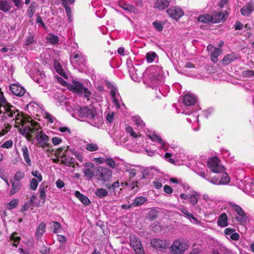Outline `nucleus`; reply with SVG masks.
<instances>
[{"mask_svg": "<svg viewBox=\"0 0 254 254\" xmlns=\"http://www.w3.org/2000/svg\"><path fill=\"white\" fill-rule=\"evenodd\" d=\"M172 0H157L154 7L158 10H163L167 7Z\"/></svg>", "mask_w": 254, "mask_h": 254, "instance_id": "22", "label": "nucleus"}, {"mask_svg": "<svg viewBox=\"0 0 254 254\" xmlns=\"http://www.w3.org/2000/svg\"><path fill=\"white\" fill-rule=\"evenodd\" d=\"M189 218L191 219V220H190V221L192 223L196 225L200 224V221L196 217H194L192 213L190 214V216L189 217Z\"/></svg>", "mask_w": 254, "mask_h": 254, "instance_id": "59", "label": "nucleus"}, {"mask_svg": "<svg viewBox=\"0 0 254 254\" xmlns=\"http://www.w3.org/2000/svg\"><path fill=\"white\" fill-rule=\"evenodd\" d=\"M39 181L37 179L33 178L31 180L30 184V188L31 190H35L38 185Z\"/></svg>", "mask_w": 254, "mask_h": 254, "instance_id": "51", "label": "nucleus"}, {"mask_svg": "<svg viewBox=\"0 0 254 254\" xmlns=\"http://www.w3.org/2000/svg\"><path fill=\"white\" fill-rule=\"evenodd\" d=\"M207 166L211 171L215 173H220L224 171V167L219 164L217 158H210L207 162Z\"/></svg>", "mask_w": 254, "mask_h": 254, "instance_id": "9", "label": "nucleus"}, {"mask_svg": "<svg viewBox=\"0 0 254 254\" xmlns=\"http://www.w3.org/2000/svg\"><path fill=\"white\" fill-rule=\"evenodd\" d=\"M10 182L12 184V188L10 191V194L12 195L20 189L22 184L20 182H17L15 181L14 182L12 180H10Z\"/></svg>", "mask_w": 254, "mask_h": 254, "instance_id": "27", "label": "nucleus"}, {"mask_svg": "<svg viewBox=\"0 0 254 254\" xmlns=\"http://www.w3.org/2000/svg\"><path fill=\"white\" fill-rule=\"evenodd\" d=\"M18 199H13L6 204V208L8 209H11L16 207L18 204Z\"/></svg>", "mask_w": 254, "mask_h": 254, "instance_id": "49", "label": "nucleus"}, {"mask_svg": "<svg viewBox=\"0 0 254 254\" xmlns=\"http://www.w3.org/2000/svg\"><path fill=\"white\" fill-rule=\"evenodd\" d=\"M35 3L33 2L30 4L27 10V14L29 17L31 18L33 16L34 13L35 11Z\"/></svg>", "mask_w": 254, "mask_h": 254, "instance_id": "46", "label": "nucleus"}, {"mask_svg": "<svg viewBox=\"0 0 254 254\" xmlns=\"http://www.w3.org/2000/svg\"><path fill=\"white\" fill-rule=\"evenodd\" d=\"M20 240V237L17 235V233L16 232L13 233L10 236V245H12V246L17 247L19 243Z\"/></svg>", "mask_w": 254, "mask_h": 254, "instance_id": "29", "label": "nucleus"}, {"mask_svg": "<svg viewBox=\"0 0 254 254\" xmlns=\"http://www.w3.org/2000/svg\"><path fill=\"white\" fill-rule=\"evenodd\" d=\"M9 89L13 94L19 97L23 96L26 92L25 89L17 84H11L9 86Z\"/></svg>", "mask_w": 254, "mask_h": 254, "instance_id": "14", "label": "nucleus"}, {"mask_svg": "<svg viewBox=\"0 0 254 254\" xmlns=\"http://www.w3.org/2000/svg\"><path fill=\"white\" fill-rule=\"evenodd\" d=\"M133 250L136 254H145L142 245H141V247L133 249Z\"/></svg>", "mask_w": 254, "mask_h": 254, "instance_id": "61", "label": "nucleus"}, {"mask_svg": "<svg viewBox=\"0 0 254 254\" xmlns=\"http://www.w3.org/2000/svg\"><path fill=\"white\" fill-rule=\"evenodd\" d=\"M98 148V145L94 143H87L85 147L86 149L91 152L97 151Z\"/></svg>", "mask_w": 254, "mask_h": 254, "instance_id": "44", "label": "nucleus"}, {"mask_svg": "<svg viewBox=\"0 0 254 254\" xmlns=\"http://www.w3.org/2000/svg\"><path fill=\"white\" fill-rule=\"evenodd\" d=\"M74 195L84 205H88L90 204L91 201L85 195L81 193L79 191H76L74 193Z\"/></svg>", "mask_w": 254, "mask_h": 254, "instance_id": "25", "label": "nucleus"}, {"mask_svg": "<svg viewBox=\"0 0 254 254\" xmlns=\"http://www.w3.org/2000/svg\"><path fill=\"white\" fill-rule=\"evenodd\" d=\"M133 121L138 127L142 128L143 127H144L145 124L139 117H133Z\"/></svg>", "mask_w": 254, "mask_h": 254, "instance_id": "41", "label": "nucleus"}, {"mask_svg": "<svg viewBox=\"0 0 254 254\" xmlns=\"http://www.w3.org/2000/svg\"><path fill=\"white\" fill-rule=\"evenodd\" d=\"M46 39L47 41L53 44H57L59 42V37L54 34H50L47 36Z\"/></svg>", "mask_w": 254, "mask_h": 254, "instance_id": "39", "label": "nucleus"}, {"mask_svg": "<svg viewBox=\"0 0 254 254\" xmlns=\"http://www.w3.org/2000/svg\"><path fill=\"white\" fill-rule=\"evenodd\" d=\"M208 51L211 52V60L213 63H216L218 61V57L222 53L221 48H215L211 45L207 47Z\"/></svg>", "mask_w": 254, "mask_h": 254, "instance_id": "16", "label": "nucleus"}, {"mask_svg": "<svg viewBox=\"0 0 254 254\" xmlns=\"http://www.w3.org/2000/svg\"><path fill=\"white\" fill-rule=\"evenodd\" d=\"M44 116L48 120V122L51 124L53 123L56 120L55 118L48 112L45 113Z\"/></svg>", "mask_w": 254, "mask_h": 254, "instance_id": "53", "label": "nucleus"}, {"mask_svg": "<svg viewBox=\"0 0 254 254\" xmlns=\"http://www.w3.org/2000/svg\"><path fill=\"white\" fill-rule=\"evenodd\" d=\"M78 112L80 117L86 118L88 123L93 126L99 127L103 123V118L93 107H80Z\"/></svg>", "mask_w": 254, "mask_h": 254, "instance_id": "3", "label": "nucleus"}, {"mask_svg": "<svg viewBox=\"0 0 254 254\" xmlns=\"http://www.w3.org/2000/svg\"><path fill=\"white\" fill-rule=\"evenodd\" d=\"M120 187V183L118 181H116L113 183L110 186H107V188L108 189H112L113 190H115L117 188H118Z\"/></svg>", "mask_w": 254, "mask_h": 254, "instance_id": "60", "label": "nucleus"}, {"mask_svg": "<svg viewBox=\"0 0 254 254\" xmlns=\"http://www.w3.org/2000/svg\"><path fill=\"white\" fill-rule=\"evenodd\" d=\"M243 74L246 77H251L254 76V71L251 70H245L243 71Z\"/></svg>", "mask_w": 254, "mask_h": 254, "instance_id": "55", "label": "nucleus"}, {"mask_svg": "<svg viewBox=\"0 0 254 254\" xmlns=\"http://www.w3.org/2000/svg\"><path fill=\"white\" fill-rule=\"evenodd\" d=\"M164 24L161 21L155 20L153 22L154 27L158 31L161 32L163 30Z\"/></svg>", "mask_w": 254, "mask_h": 254, "instance_id": "43", "label": "nucleus"}, {"mask_svg": "<svg viewBox=\"0 0 254 254\" xmlns=\"http://www.w3.org/2000/svg\"><path fill=\"white\" fill-rule=\"evenodd\" d=\"M153 185L154 188L156 189H160L162 187V183L157 180L153 181Z\"/></svg>", "mask_w": 254, "mask_h": 254, "instance_id": "64", "label": "nucleus"}, {"mask_svg": "<svg viewBox=\"0 0 254 254\" xmlns=\"http://www.w3.org/2000/svg\"><path fill=\"white\" fill-rule=\"evenodd\" d=\"M3 108L4 115L5 117H8L11 119L12 121H14L15 124H20L22 120L24 119L25 115L15 107L11 105L8 103L4 98L3 94L0 92V111H2L1 108Z\"/></svg>", "mask_w": 254, "mask_h": 254, "instance_id": "2", "label": "nucleus"}, {"mask_svg": "<svg viewBox=\"0 0 254 254\" xmlns=\"http://www.w3.org/2000/svg\"><path fill=\"white\" fill-rule=\"evenodd\" d=\"M164 191L167 194H171L173 192V189L168 185H165L164 187Z\"/></svg>", "mask_w": 254, "mask_h": 254, "instance_id": "63", "label": "nucleus"}, {"mask_svg": "<svg viewBox=\"0 0 254 254\" xmlns=\"http://www.w3.org/2000/svg\"><path fill=\"white\" fill-rule=\"evenodd\" d=\"M147 200V199L146 197L144 196H139L136 197L134 201L132 202L131 205L133 206H139L144 203H145Z\"/></svg>", "mask_w": 254, "mask_h": 254, "instance_id": "33", "label": "nucleus"}, {"mask_svg": "<svg viewBox=\"0 0 254 254\" xmlns=\"http://www.w3.org/2000/svg\"><path fill=\"white\" fill-rule=\"evenodd\" d=\"M105 163L112 168H114L116 166L115 161L113 159H107L105 160Z\"/></svg>", "mask_w": 254, "mask_h": 254, "instance_id": "56", "label": "nucleus"}, {"mask_svg": "<svg viewBox=\"0 0 254 254\" xmlns=\"http://www.w3.org/2000/svg\"><path fill=\"white\" fill-rule=\"evenodd\" d=\"M71 63L74 66L83 67L85 65L86 59L81 53L78 52L73 54L70 58Z\"/></svg>", "mask_w": 254, "mask_h": 254, "instance_id": "10", "label": "nucleus"}, {"mask_svg": "<svg viewBox=\"0 0 254 254\" xmlns=\"http://www.w3.org/2000/svg\"><path fill=\"white\" fill-rule=\"evenodd\" d=\"M112 171L108 168L101 166L97 167L96 172V178L102 182L108 181L112 177Z\"/></svg>", "mask_w": 254, "mask_h": 254, "instance_id": "7", "label": "nucleus"}, {"mask_svg": "<svg viewBox=\"0 0 254 254\" xmlns=\"http://www.w3.org/2000/svg\"><path fill=\"white\" fill-rule=\"evenodd\" d=\"M217 224L221 227H225L228 226V216L225 213H223L219 215Z\"/></svg>", "mask_w": 254, "mask_h": 254, "instance_id": "24", "label": "nucleus"}, {"mask_svg": "<svg viewBox=\"0 0 254 254\" xmlns=\"http://www.w3.org/2000/svg\"><path fill=\"white\" fill-rule=\"evenodd\" d=\"M35 41V34L32 33H29L28 36L24 41V44L26 46L33 43Z\"/></svg>", "mask_w": 254, "mask_h": 254, "instance_id": "40", "label": "nucleus"}, {"mask_svg": "<svg viewBox=\"0 0 254 254\" xmlns=\"http://www.w3.org/2000/svg\"><path fill=\"white\" fill-rule=\"evenodd\" d=\"M206 180L208 182H209L211 183L214 184V185H218L220 184L219 180L215 177H213L212 178H207V179H206Z\"/></svg>", "mask_w": 254, "mask_h": 254, "instance_id": "58", "label": "nucleus"}, {"mask_svg": "<svg viewBox=\"0 0 254 254\" xmlns=\"http://www.w3.org/2000/svg\"><path fill=\"white\" fill-rule=\"evenodd\" d=\"M230 180V177L227 173H223L219 180V185H225L229 183Z\"/></svg>", "mask_w": 254, "mask_h": 254, "instance_id": "42", "label": "nucleus"}, {"mask_svg": "<svg viewBox=\"0 0 254 254\" xmlns=\"http://www.w3.org/2000/svg\"><path fill=\"white\" fill-rule=\"evenodd\" d=\"M119 5L123 9L130 12L134 11L135 9V8L134 6L130 4H128V3L124 1H120L119 2Z\"/></svg>", "mask_w": 254, "mask_h": 254, "instance_id": "35", "label": "nucleus"}, {"mask_svg": "<svg viewBox=\"0 0 254 254\" xmlns=\"http://www.w3.org/2000/svg\"><path fill=\"white\" fill-rule=\"evenodd\" d=\"M197 20L198 21L203 22V23H209V22H212V15H210L208 14H205L203 15H199L198 18Z\"/></svg>", "mask_w": 254, "mask_h": 254, "instance_id": "30", "label": "nucleus"}, {"mask_svg": "<svg viewBox=\"0 0 254 254\" xmlns=\"http://www.w3.org/2000/svg\"><path fill=\"white\" fill-rule=\"evenodd\" d=\"M25 176V173L23 171H17L14 177V179L15 181L19 182L21 180L23 179Z\"/></svg>", "mask_w": 254, "mask_h": 254, "instance_id": "48", "label": "nucleus"}, {"mask_svg": "<svg viewBox=\"0 0 254 254\" xmlns=\"http://www.w3.org/2000/svg\"><path fill=\"white\" fill-rule=\"evenodd\" d=\"M13 145V141L11 140H8L5 142L1 145V147L4 148H9L12 147Z\"/></svg>", "mask_w": 254, "mask_h": 254, "instance_id": "57", "label": "nucleus"}, {"mask_svg": "<svg viewBox=\"0 0 254 254\" xmlns=\"http://www.w3.org/2000/svg\"><path fill=\"white\" fill-rule=\"evenodd\" d=\"M55 67L57 72L59 73L61 75L63 76L64 78H66V75H65L64 72L62 69L61 65L58 63H55Z\"/></svg>", "mask_w": 254, "mask_h": 254, "instance_id": "45", "label": "nucleus"}, {"mask_svg": "<svg viewBox=\"0 0 254 254\" xmlns=\"http://www.w3.org/2000/svg\"><path fill=\"white\" fill-rule=\"evenodd\" d=\"M130 246L133 249L138 247H141V245H142L140 241L135 237H133L130 239Z\"/></svg>", "mask_w": 254, "mask_h": 254, "instance_id": "36", "label": "nucleus"}, {"mask_svg": "<svg viewBox=\"0 0 254 254\" xmlns=\"http://www.w3.org/2000/svg\"><path fill=\"white\" fill-rule=\"evenodd\" d=\"M232 207L239 215V217H237L239 221L243 222L246 220L245 213L241 207L236 204L232 205Z\"/></svg>", "mask_w": 254, "mask_h": 254, "instance_id": "21", "label": "nucleus"}, {"mask_svg": "<svg viewBox=\"0 0 254 254\" xmlns=\"http://www.w3.org/2000/svg\"><path fill=\"white\" fill-rule=\"evenodd\" d=\"M237 59L236 55L234 54H231L226 55L223 59V63L225 64H228L231 62L234 61Z\"/></svg>", "mask_w": 254, "mask_h": 254, "instance_id": "32", "label": "nucleus"}, {"mask_svg": "<svg viewBox=\"0 0 254 254\" xmlns=\"http://www.w3.org/2000/svg\"><path fill=\"white\" fill-rule=\"evenodd\" d=\"M11 8L10 4L6 0H0V9L4 12L8 11Z\"/></svg>", "mask_w": 254, "mask_h": 254, "instance_id": "34", "label": "nucleus"}, {"mask_svg": "<svg viewBox=\"0 0 254 254\" xmlns=\"http://www.w3.org/2000/svg\"><path fill=\"white\" fill-rule=\"evenodd\" d=\"M21 151L22 155L26 162L27 165L28 166H31V161L29 157V152L26 146H23L22 147Z\"/></svg>", "mask_w": 254, "mask_h": 254, "instance_id": "26", "label": "nucleus"}, {"mask_svg": "<svg viewBox=\"0 0 254 254\" xmlns=\"http://www.w3.org/2000/svg\"><path fill=\"white\" fill-rule=\"evenodd\" d=\"M108 191L105 189H97L95 192L96 196L100 198H103L108 195Z\"/></svg>", "mask_w": 254, "mask_h": 254, "instance_id": "31", "label": "nucleus"}, {"mask_svg": "<svg viewBox=\"0 0 254 254\" xmlns=\"http://www.w3.org/2000/svg\"><path fill=\"white\" fill-rule=\"evenodd\" d=\"M68 89L80 95H84L85 98H89L91 92L85 87L83 84L78 81L73 80L71 84L68 85Z\"/></svg>", "mask_w": 254, "mask_h": 254, "instance_id": "6", "label": "nucleus"}, {"mask_svg": "<svg viewBox=\"0 0 254 254\" xmlns=\"http://www.w3.org/2000/svg\"><path fill=\"white\" fill-rule=\"evenodd\" d=\"M20 124H15V127L18 128L20 132L25 135L28 139H30L33 135H36L37 145L44 150L49 151L50 144L49 143V137L44 133L36 122L30 121L25 115Z\"/></svg>", "mask_w": 254, "mask_h": 254, "instance_id": "1", "label": "nucleus"}, {"mask_svg": "<svg viewBox=\"0 0 254 254\" xmlns=\"http://www.w3.org/2000/svg\"><path fill=\"white\" fill-rule=\"evenodd\" d=\"M151 246L156 250H161L168 248L169 243L166 240L154 239L151 241Z\"/></svg>", "mask_w": 254, "mask_h": 254, "instance_id": "13", "label": "nucleus"}, {"mask_svg": "<svg viewBox=\"0 0 254 254\" xmlns=\"http://www.w3.org/2000/svg\"><path fill=\"white\" fill-rule=\"evenodd\" d=\"M190 247L189 243L184 239L174 241L169 248L171 254H184Z\"/></svg>", "mask_w": 254, "mask_h": 254, "instance_id": "4", "label": "nucleus"}, {"mask_svg": "<svg viewBox=\"0 0 254 254\" xmlns=\"http://www.w3.org/2000/svg\"><path fill=\"white\" fill-rule=\"evenodd\" d=\"M52 142L55 145L59 144L62 142V139L59 137H54L52 138Z\"/></svg>", "mask_w": 254, "mask_h": 254, "instance_id": "62", "label": "nucleus"}, {"mask_svg": "<svg viewBox=\"0 0 254 254\" xmlns=\"http://www.w3.org/2000/svg\"><path fill=\"white\" fill-rule=\"evenodd\" d=\"M198 197L199 195L196 192H194L190 195L189 199L191 204L192 205H195L198 202Z\"/></svg>", "mask_w": 254, "mask_h": 254, "instance_id": "37", "label": "nucleus"}, {"mask_svg": "<svg viewBox=\"0 0 254 254\" xmlns=\"http://www.w3.org/2000/svg\"><path fill=\"white\" fill-rule=\"evenodd\" d=\"M106 84L107 87L110 89V93L114 105L117 109L119 108L120 107V105L119 102L120 95L118 93L117 88L113 83L108 81H106Z\"/></svg>", "mask_w": 254, "mask_h": 254, "instance_id": "11", "label": "nucleus"}, {"mask_svg": "<svg viewBox=\"0 0 254 254\" xmlns=\"http://www.w3.org/2000/svg\"><path fill=\"white\" fill-rule=\"evenodd\" d=\"M47 190V186H45L44 185L41 184L39 189V200L38 203L36 204L37 206H41L44 204L46 199V192Z\"/></svg>", "mask_w": 254, "mask_h": 254, "instance_id": "15", "label": "nucleus"}, {"mask_svg": "<svg viewBox=\"0 0 254 254\" xmlns=\"http://www.w3.org/2000/svg\"><path fill=\"white\" fill-rule=\"evenodd\" d=\"M45 223L42 222L39 225L35 233L36 236L37 237L38 239L41 238V237L44 234V233L45 232Z\"/></svg>", "mask_w": 254, "mask_h": 254, "instance_id": "28", "label": "nucleus"}, {"mask_svg": "<svg viewBox=\"0 0 254 254\" xmlns=\"http://www.w3.org/2000/svg\"><path fill=\"white\" fill-rule=\"evenodd\" d=\"M146 134L153 141L157 142L160 144L161 146L159 147L160 149L162 148L165 146V143L162 140L161 137L157 135L154 131L147 129Z\"/></svg>", "mask_w": 254, "mask_h": 254, "instance_id": "17", "label": "nucleus"}, {"mask_svg": "<svg viewBox=\"0 0 254 254\" xmlns=\"http://www.w3.org/2000/svg\"><path fill=\"white\" fill-rule=\"evenodd\" d=\"M227 16L225 12L223 11H214L212 14V22L218 23L224 20Z\"/></svg>", "mask_w": 254, "mask_h": 254, "instance_id": "18", "label": "nucleus"}, {"mask_svg": "<svg viewBox=\"0 0 254 254\" xmlns=\"http://www.w3.org/2000/svg\"><path fill=\"white\" fill-rule=\"evenodd\" d=\"M156 56V54L154 52L148 53L146 56V60L148 63H152L154 60Z\"/></svg>", "mask_w": 254, "mask_h": 254, "instance_id": "50", "label": "nucleus"}, {"mask_svg": "<svg viewBox=\"0 0 254 254\" xmlns=\"http://www.w3.org/2000/svg\"><path fill=\"white\" fill-rule=\"evenodd\" d=\"M31 174L34 177L37 178V180L39 181V182L42 181L43 177L41 174L38 171L33 170Z\"/></svg>", "mask_w": 254, "mask_h": 254, "instance_id": "54", "label": "nucleus"}, {"mask_svg": "<svg viewBox=\"0 0 254 254\" xmlns=\"http://www.w3.org/2000/svg\"><path fill=\"white\" fill-rule=\"evenodd\" d=\"M52 227L53 228V231L54 233H61L62 230L60 224L58 222H54Z\"/></svg>", "mask_w": 254, "mask_h": 254, "instance_id": "47", "label": "nucleus"}, {"mask_svg": "<svg viewBox=\"0 0 254 254\" xmlns=\"http://www.w3.org/2000/svg\"><path fill=\"white\" fill-rule=\"evenodd\" d=\"M170 17L178 20L184 15V12L182 8L177 6H172L167 10Z\"/></svg>", "mask_w": 254, "mask_h": 254, "instance_id": "12", "label": "nucleus"}, {"mask_svg": "<svg viewBox=\"0 0 254 254\" xmlns=\"http://www.w3.org/2000/svg\"><path fill=\"white\" fill-rule=\"evenodd\" d=\"M196 101L195 97L192 95L186 94L183 99V103L187 106L193 105Z\"/></svg>", "mask_w": 254, "mask_h": 254, "instance_id": "23", "label": "nucleus"}, {"mask_svg": "<svg viewBox=\"0 0 254 254\" xmlns=\"http://www.w3.org/2000/svg\"><path fill=\"white\" fill-rule=\"evenodd\" d=\"M33 79L41 86L46 83V76L40 69H32L30 73Z\"/></svg>", "mask_w": 254, "mask_h": 254, "instance_id": "8", "label": "nucleus"}, {"mask_svg": "<svg viewBox=\"0 0 254 254\" xmlns=\"http://www.w3.org/2000/svg\"><path fill=\"white\" fill-rule=\"evenodd\" d=\"M145 75L148 76L150 82L155 86L159 85L162 82L161 70L158 66L150 67L146 71Z\"/></svg>", "mask_w": 254, "mask_h": 254, "instance_id": "5", "label": "nucleus"}, {"mask_svg": "<svg viewBox=\"0 0 254 254\" xmlns=\"http://www.w3.org/2000/svg\"><path fill=\"white\" fill-rule=\"evenodd\" d=\"M65 149V147H61L58 150V154L61 157L63 158L62 161L63 163L65 164L66 165L69 166L70 164L73 163V161L72 159L71 158L69 160L66 158V156L67 153V149L65 150V151L62 153L63 151Z\"/></svg>", "mask_w": 254, "mask_h": 254, "instance_id": "19", "label": "nucleus"}, {"mask_svg": "<svg viewBox=\"0 0 254 254\" xmlns=\"http://www.w3.org/2000/svg\"><path fill=\"white\" fill-rule=\"evenodd\" d=\"M254 10V3L250 1L241 9V12L243 15L249 16Z\"/></svg>", "mask_w": 254, "mask_h": 254, "instance_id": "20", "label": "nucleus"}, {"mask_svg": "<svg viewBox=\"0 0 254 254\" xmlns=\"http://www.w3.org/2000/svg\"><path fill=\"white\" fill-rule=\"evenodd\" d=\"M84 176L88 179H92L94 176V173L89 168H85L84 171Z\"/></svg>", "mask_w": 254, "mask_h": 254, "instance_id": "52", "label": "nucleus"}, {"mask_svg": "<svg viewBox=\"0 0 254 254\" xmlns=\"http://www.w3.org/2000/svg\"><path fill=\"white\" fill-rule=\"evenodd\" d=\"M126 131L127 133H129L131 136L134 138H137L140 136L139 132H135L130 126H127L126 127Z\"/></svg>", "mask_w": 254, "mask_h": 254, "instance_id": "38", "label": "nucleus"}]
</instances>
